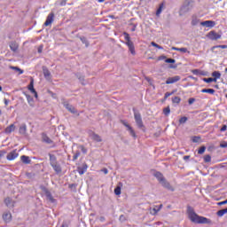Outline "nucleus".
Segmentation results:
<instances>
[{
    "label": "nucleus",
    "mask_w": 227,
    "mask_h": 227,
    "mask_svg": "<svg viewBox=\"0 0 227 227\" xmlns=\"http://www.w3.org/2000/svg\"><path fill=\"white\" fill-rule=\"evenodd\" d=\"M188 216L192 223L198 224H205L208 221L206 217L198 215L191 207H188Z\"/></svg>",
    "instance_id": "f257e3e1"
},
{
    "label": "nucleus",
    "mask_w": 227,
    "mask_h": 227,
    "mask_svg": "<svg viewBox=\"0 0 227 227\" xmlns=\"http://www.w3.org/2000/svg\"><path fill=\"white\" fill-rule=\"evenodd\" d=\"M49 157H50V166H51V168H53V170L57 175H59V173L63 171V168H61V164L58 162V158H56V155L52 153H49Z\"/></svg>",
    "instance_id": "f03ea898"
},
{
    "label": "nucleus",
    "mask_w": 227,
    "mask_h": 227,
    "mask_svg": "<svg viewBox=\"0 0 227 227\" xmlns=\"http://www.w3.org/2000/svg\"><path fill=\"white\" fill-rule=\"evenodd\" d=\"M124 36L129 52H131L133 56L136 55V48L134 47V43L130 40V35L128 33H124Z\"/></svg>",
    "instance_id": "7ed1b4c3"
},
{
    "label": "nucleus",
    "mask_w": 227,
    "mask_h": 227,
    "mask_svg": "<svg viewBox=\"0 0 227 227\" xmlns=\"http://www.w3.org/2000/svg\"><path fill=\"white\" fill-rule=\"evenodd\" d=\"M134 118L138 129H143L145 125L143 124V118L141 117V114L138 112H134Z\"/></svg>",
    "instance_id": "20e7f679"
},
{
    "label": "nucleus",
    "mask_w": 227,
    "mask_h": 227,
    "mask_svg": "<svg viewBox=\"0 0 227 227\" xmlns=\"http://www.w3.org/2000/svg\"><path fill=\"white\" fill-rule=\"evenodd\" d=\"M121 123H122V125H124V127H126V129H128L130 136H132V137H134L136 139V137H137V135H136V131H134V129L131 128V126H129V122H127V121L125 120H121Z\"/></svg>",
    "instance_id": "39448f33"
},
{
    "label": "nucleus",
    "mask_w": 227,
    "mask_h": 227,
    "mask_svg": "<svg viewBox=\"0 0 227 227\" xmlns=\"http://www.w3.org/2000/svg\"><path fill=\"white\" fill-rule=\"evenodd\" d=\"M27 88L29 91H31V93L34 94V97L35 98H38V93L36 92V90H35V81L33 79L30 81V83Z\"/></svg>",
    "instance_id": "423d86ee"
},
{
    "label": "nucleus",
    "mask_w": 227,
    "mask_h": 227,
    "mask_svg": "<svg viewBox=\"0 0 227 227\" xmlns=\"http://www.w3.org/2000/svg\"><path fill=\"white\" fill-rule=\"evenodd\" d=\"M17 157H19V153H17V149H15L7 154L6 159L7 160H15Z\"/></svg>",
    "instance_id": "0eeeda50"
},
{
    "label": "nucleus",
    "mask_w": 227,
    "mask_h": 227,
    "mask_svg": "<svg viewBox=\"0 0 227 227\" xmlns=\"http://www.w3.org/2000/svg\"><path fill=\"white\" fill-rule=\"evenodd\" d=\"M4 205L8 208H13V207H15V201L12 200V198L8 197L4 200Z\"/></svg>",
    "instance_id": "6e6552de"
},
{
    "label": "nucleus",
    "mask_w": 227,
    "mask_h": 227,
    "mask_svg": "<svg viewBox=\"0 0 227 227\" xmlns=\"http://www.w3.org/2000/svg\"><path fill=\"white\" fill-rule=\"evenodd\" d=\"M4 223H12V213L10 211H6L2 215Z\"/></svg>",
    "instance_id": "1a4fd4ad"
},
{
    "label": "nucleus",
    "mask_w": 227,
    "mask_h": 227,
    "mask_svg": "<svg viewBox=\"0 0 227 227\" xmlns=\"http://www.w3.org/2000/svg\"><path fill=\"white\" fill-rule=\"evenodd\" d=\"M160 184L162 185V187H165V189H168V191H175V189L171 186L169 182L166 180V178L160 181Z\"/></svg>",
    "instance_id": "9d476101"
},
{
    "label": "nucleus",
    "mask_w": 227,
    "mask_h": 227,
    "mask_svg": "<svg viewBox=\"0 0 227 227\" xmlns=\"http://www.w3.org/2000/svg\"><path fill=\"white\" fill-rule=\"evenodd\" d=\"M180 81V76L176 75L174 77H168L166 81V84H175V82H178Z\"/></svg>",
    "instance_id": "9b49d317"
},
{
    "label": "nucleus",
    "mask_w": 227,
    "mask_h": 227,
    "mask_svg": "<svg viewBox=\"0 0 227 227\" xmlns=\"http://www.w3.org/2000/svg\"><path fill=\"white\" fill-rule=\"evenodd\" d=\"M207 36L209 40H219L221 38V35L214 31L209 32Z\"/></svg>",
    "instance_id": "f8f14e48"
},
{
    "label": "nucleus",
    "mask_w": 227,
    "mask_h": 227,
    "mask_svg": "<svg viewBox=\"0 0 227 227\" xmlns=\"http://www.w3.org/2000/svg\"><path fill=\"white\" fill-rule=\"evenodd\" d=\"M23 95H25L30 107H34L35 106V99L33 98V97H31L29 94H27L26 92H23Z\"/></svg>",
    "instance_id": "ddd939ff"
},
{
    "label": "nucleus",
    "mask_w": 227,
    "mask_h": 227,
    "mask_svg": "<svg viewBox=\"0 0 227 227\" xmlns=\"http://www.w3.org/2000/svg\"><path fill=\"white\" fill-rule=\"evenodd\" d=\"M52 22H54V13L51 12L47 16L46 21L44 22V26H51Z\"/></svg>",
    "instance_id": "4468645a"
},
{
    "label": "nucleus",
    "mask_w": 227,
    "mask_h": 227,
    "mask_svg": "<svg viewBox=\"0 0 227 227\" xmlns=\"http://www.w3.org/2000/svg\"><path fill=\"white\" fill-rule=\"evenodd\" d=\"M44 193H45L47 200L50 201V203H56V199H54V197H52V193H51V192H49V190H45Z\"/></svg>",
    "instance_id": "2eb2a0df"
},
{
    "label": "nucleus",
    "mask_w": 227,
    "mask_h": 227,
    "mask_svg": "<svg viewBox=\"0 0 227 227\" xmlns=\"http://www.w3.org/2000/svg\"><path fill=\"white\" fill-rule=\"evenodd\" d=\"M77 171H78L79 175H84V173H86V171H88V164L83 163L82 167L77 168Z\"/></svg>",
    "instance_id": "dca6fc26"
},
{
    "label": "nucleus",
    "mask_w": 227,
    "mask_h": 227,
    "mask_svg": "<svg viewBox=\"0 0 227 227\" xmlns=\"http://www.w3.org/2000/svg\"><path fill=\"white\" fill-rule=\"evenodd\" d=\"M200 26H205L206 27H214L215 26V21L213 20H206L200 22Z\"/></svg>",
    "instance_id": "f3484780"
},
{
    "label": "nucleus",
    "mask_w": 227,
    "mask_h": 227,
    "mask_svg": "<svg viewBox=\"0 0 227 227\" xmlns=\"http://www.w3.org/2000/svg\"><path fill=\"white\" fill-rule=\"evenodd\" d=\"M26 132H27V126L26 125V123H23L20 127L19 133L24 136L26 135Z\"/></svg>",
    "instance_id": "a211bd4d"
},
{
    "label": "nucleus",
    "mask_w": 227,
    "mask_h": 227,
    "mask_svg": "<svg viewBox=\"0 0 227 227\" xmlns=\"http://www.w3.org/2000/svg\"><path fill=\"white\" fill-rule=\"evenodd\" d=\"M90 137L93 141H96L97 143L102 142V137H100L97 133H91Z\"/></svg>",
    "instance_id": "6ab92c4d"
},
{
    "label": "nucleus",
    "mask_w": 227,
    "mask_h": 227,
    "mask_svg": "<svg viewBox=\"0 0 227 227\" xmlns=\"http://www.w3.org/2000/svg\"><path fill=\"white\" fill-rule=\"evenodd\" d=\"M43 74L46 79L51 77V71H49V68L45 66L43 67Z\"/></svg>",
    "instance_id": "aec40b11"
},
{
    "label": "nucleus",
    "mask_w": 227,
    "mask_h": 227,
    "mask_svg": "<svg viewBox=\"0 0 227 227\" xmlns=\"http://www.w3.org/2000/svg\"><path fill=\"white\" fill-rule=\"evenodd\" d=\"M162 208V204H160V206H155L152 210H151V214H153V215H155L157 213L160 212V209Z\"/></svg>",
    "instance_id": "412c9836"
},
{
    "label": "nucleus",
    "mask_w": 227,
    "mask_h": 227,
    "mask_svg": "<svg viewBox=\"0 0 227 227\" xmlns=\"http://www.w3.org/2000/svg\"><path fill=\"white\" fill-rule=\"evenodd\" d=\"M10 49L12 52H17L19 51V44L15 42L10 43Z\"/></svg>",
    "instance_id": "4be33fe9"
},
{
    "label": "nucleus",
    "mask_w": 227,
    "mask_h": 227,
    "mask_svg": "<svg viewBox=\"0 0 227 227\" xmlns=\"http://www.w3.org/2000/svg\"><path fill=\"white\" fill-rule=\"evenodd\" d=\"M153 176H155V178H157V180L160 183L162 182L165 178H164V175H162V173L160 172H155L153 174Z\"/></svg>",
    "instance_id": "5701e85b"
},
{
    "label": "nucleus",
    "mask_w": 227,
    "mask_h": 227,
    "mask_svg": "<svg viewBox=\"0 0 227 227\" xmlns=\"http://www.w3.org/2000/svg\"><path fill=\"white\" fill-rule=\"evenodd\" d=\"M200 24V19L198 16L193 15L192 16V26H198Z\"/></svg>",
    "instance_id": "b1692460"
},
{
    "label": "nucleus",
    "mask_w": 227,
    "mask_h": 227,
    "mask_svg": "<svg viewBox=\"0 0 227 227\" xmlns=\"http://www.w3.org/2000/svg\"><path fill=\"white\" fill-rule=\"evenodd\" d=\"M212 77L215 79V82H217V79H221V72L219 71H215L212 73Z\"/></svg>",
    "instance_id": "393cba45"
},
{
    "label": "nucleus",
    "mask_w": 227,
    "mask_h": 227,
    "mask_svg": "<svg viewBox=\"0 0 227 227\" xmlns=\"http://www.w3.org/2000/svg\"><path fill=\"white\" fill-rule=\"evenodd\" d=\"M15 130V124H11L5 129V134H12Z\"/></svg>",
    "instance_id": "a878e982"
},
{
    "label": "nucleus",
    "mask_w": 227,
    "mask_h": 227,
    "mask_svg": "<svg viewBox=\"0 0 227 227\" xmlns=\"http://www.w3.org/2000/svg\"><path fill=\"white\" fill-rule=\"evenodd\" d=\"M20 159L23 164H31V160L28 158V156L22 155Z\"/></svg>",
    "instance_id": "bb28decb"
},
{
    "label": "nucleus",
    "mask_w": 227,
    "mask_h": 227,
    "mask_svg": "<svg viewBox=\"0 0 227 227\" xmlns=\"http://www.w3.org/2000/svg\"><path fill=\"white\" fill-rule=\"evenodd\" d=\"M66 109H67V111H69L73 114H75V113H77V111H75V107L72 106L71 105H66Z\"/></svg>",
    "instance_id": "cd10ccee"
},
{
    "label": "nucleus",
    "mask_w": 227,
    "mask_h": 227,
    "mask_svg": "<svg viewBox=\"0 0 227 227\" xmlns=\"http://www.w3.org/2000/svg\"><path fill=\"white\" fill-rule=\"evenodd\" d=\"M224 214H227V207L224 208V209L218 210V211L216 212V215H217L218 217H223V215H224Z\"/></svg>",
    "instance_id": "c85d7f7f"
},
{
    "label": "nucleus",
    "mask_w": 227,
    "mask_h": 227,
    "mask_svg": "<svg viewBox=\"0 0 227 227\" xmlns=\"http://www.w3.org/2000/svg\"><path fill=\"white\" fill-rule=\"evenodd\" d=\"M11 70H14V72H19V75H22V74H24V70L20 69L19 67H11Z\"/></svg>",
    "instance_id": "c756f323"
},
{
    "label": "nucleus",
    "mask_w": 227,
    "mask_h": 227,
    "mask_svg": "<svg viewBox=\"0 0 227 227\" xmlns=\"http://www.w3.org/2000/svg\"><path fill=\"white\" fill-rule=\"evenodd\" d=\"M43 141L47 143V145H52V141L49 137H47V135H43Z\"/></svg>",
    "instance_id": "7c9ffc66"
},
{
    "label": "nucleus",
    "mask_w": 227,
    "mask_h": 227,
    "mask_svg": "<svg viewBox=\"0 0 227 227\" xmlns=\"http://www.w3.org/2000/svg\"><path fill=\"white\" fill-rule=\"evenodd\" d=\"M201 93H209L210 95H214L215 93V90L214 89H203Z\"/></svg>",
    "instance_id": "2f4dec72"
},
{
    "label": "nucleus",
    "mask_w": 227,
    "mask_h": 227,
    "mask_svg": "<svg viewBox=\"0 0 227 227\" xmlns=\"http://www.w3.org/2000/svg\"><path fill=\"white\" fill-rule=\"evenodd\" d=\"M162 8H164V4H160V7L156 11V17H160V13H162Z\"/></svg>",
    "instance_id": "473e14b6"
},
{
    "label": "nucleus",
    "mask_w": 227,
    "mask_h": 227,
    "mask_svg": "<svg viewBox=\"0 0 227 227\" xmlns=\"http://www.w3.org/2000/svg\"><path fill=\"white\" fill-rule=\"evenodd\" d=\"M187 120H189V118H187L186 116L181 117L179 119V125H184V123H187Z\"/></svg>",
    "instance_id": "72a5a7b5"
},
{
    "label": "nucleus",
    "mask_w": 227,
    "mask_h": 227,
    "mask_svg": "<svg viewBox=\"0 0 227 227\" xmlns=\"http://www.w3.org/2000/svg\"><path fill=\"white\" fill-rule=\"evenodd\" d=\"M171 113V109L169 108V106L165 107L163 109V114H165V116H169V114Z\"/></svg>",
    "instance_id": "f704fd0d"
},
{
    "label": "nucleus",
    "mask_w": 227,
    "mask_h": 227,
    "mask_svg": "<svg viewBox=\"0 0 227 227\" xmlns=\"http://www.w3.org/2000/svg\"><path fill=\"white\" fill-rule=\"evenodd\" d=\"M181 100L182 99L180 98V97H177V96L172 98L173 104H180Z\"/></svg>",
    "instance_id": "c9c22d12"
},
{
    "label": "nucleus",
    "mask_w": 227,
    "mask_h": 227,
    "mask_svg": "<svg viewBox=\"0 0 227 227\" xmlns=\"http://www.w3.org/2000/svg\"><path fill=\"white\" fill-rule=\"evenodd\" d=\"M80 156H81V152L76 151L75 153H74L73 160H77V159H79Z\"/></svg>",
    "instance_id": "e433bc0d"
},
{
    "label": "nucleus",
    "mask_w": 227,
    "mask_h": 227,
    "mask_svg": "<svg viewBox=\"0 0 227 227\" xmlns=\"http://www.w3.org/2000/svg\"><path fill=\"white\" fill-rule=\"evenodd\" d=\"M114 194H115L116 196H120V194H121V187L117 186V187L114 189Z\"/></svg>",
    "instance_id": "4c0bfd02"
},
{
    "label": "nucleus",
    "mask_w": 227,
    "mask_h": 227,
    "mask_svg": "<svg viewBox=\"0 0 227 227\" xmlns=\"http://www.w3.org/2000/svg\"><path fill=\"white\" fill-rule=\"evenodd\" d=\"M151 45H152L153 47H156V49H159L160 51H162V49H164L162 46L157 44V43H155V42H152V43H151Z\"/></svg>",
    "instance_id": "58836bf2"
},
{
    "label": "nucleus",
    "mask_w": 227,
    "mask_h": 227,
    "mask_svg": "<svg viewBox=\"0 0 227 227\" xmlns=\"http://www.w3.org/2000/svg\"><path fill=\"white\" fill-rule=\"evenodd\" d=\"M80 40L82 43H83L86 45V47H88L90 45V43H88V39H86V37L82 36V37H80Z\"/></svg>",
    "instance_id": "ea45409f"
},
{
    "label": "nucleus",
    "mask_w": 227,
    "mask_h": 227,
    "mask_svg": "<svg viewBox=\"0 0 227 227\" xmlns=\"http://www.w3.org/2000/svg\"><path fill=\"white\" fill-rule=\"evenodd\" d=\"M203 82H207V83L215 82V79H214V78H203Z\"/></svg>",
    "instance_id": "a19ab883"
},
{
    "label": "nucleus",
    "mask_w": 227,
    "mask_h": 227,
    "mask_svg": "<svg viewBox=\"0 0 227 227\" xmlns=\"http://www.w3.org/2000/svg\"><path fill=\"white\" fill-rule=\"evenodd\" d=\"M205 150H207V147L201 146L198 151L199 155H203V153H205Z\"/></svg>",
    "instance_id": "79ce46f5"
},
{
    "label": "nucleus",
    "mask_w": 227,
    "mask_h": 227,
    "mask_svg": "<svg viewBox=\"0 0 227 227\" xmlns=\"http://www.w3.org/2000/svg\"><path fill=\"white\" fill-rule=\"evenodd\" d=\"M211 160H212V156H210V154L204 156V162H211Z\"/></svg>",
    "instance_id": "37998d69"
},
{
    "label": "nucleus",
    "mask_w": 227,
    "mask_h": 227,
    "mask_svg": "<svg viewBox=\"0 0 227 227\" xmlns=\"http://www.w3.org/2000/svg\"><path fill=\"white\" fill-rule=\"evenodd\" d=\"M189 4H191V2H187V4L186 5H184L183 7H182V10L184 11V12H189L191 9L189 8Z\"/></svg>",
    "instance_id": "c03bdc74"
},
{
    "label": "nucleus",
    "mask_w": 227,
    "mask_h": 227,
    "mask_svg": "<svg viewBox=\"0 0 227 227\" xmlns=\"http://www.w3.org/2000/svg\"><path fill=\"white\" fill-rule=\"evenodd\" d=\"M178 51L183 53L187 52L188 54H191V51H187V48H179Z\"/></svg>",
    "instance_id": "a18cd8bd"
},
{
    "label": "nucleus",
    "mask_w": 227,
    "mask_h": 227,
    "mask_svg": "<svg viewBox=\"0 0 227 227\" xmlns=\"http://www.w3.org/2000/svg\"><path fill=\"white\" fill-rule=\"evenodd\" d=\"M195 102H196V98H190L188 99L189 106H192V104L195 103Z\"/></svg>",
    "instance_id": "49530a36"
},
{
    "label": "nucleus",
    "mask_w": 227,
    "mask_h": 227,
    "mask_svg": "<svg viewBox=\"0 0 227 227\" xmlns=\"http://www.w3.org/2000/svg\"><path fill=\"white\" fill-rule=\"evenodd\" d=\"M175 92H166L165 93V96H164V99H168V97H171V95H173Z\"/></svg>",
    "instance_id": "de8ad7c7"
},
{
    "label": "nucleus",
    "mask_w": 227,
    "mask_h": 227,
    "mask_svg": "<svg viewBox=\"0 0 227 227\" xmlns=\"http://www.w3.org/2000/svg\"><path fill=\"white\" fill-rule=\"evenodd\" d=\"M79 148L82 150V153H88V149L84 148L83 145H80Z\"/></svg>",
    "instance_id": "09e8293b"
},
{
    "label": "nucleus",
    "mask_w": 227,
    "mask_h": 227,
    "mask_svg": "<svg viewBox=\"0 0 227 227\" xmlns=\"http://www.w3.org/2000/svg\"><path fill=\"white\" fill-rule=\"evenodd\" d=\"M201 70H200V69H194V70H192V74L193 75H200V72Z\"/></svg>",
    "instance_id": "8fccbe9b"
},
{
    "label": "nucleus",
    "mask_w": 227,
    "mask_h": 227,
    "mask_svg": "<svg viewBox=\"0 0 227 227\" xmlns=\"http://www.w3.org/2000/svg\"><path fill=\"white\" fill-rule=\"evenodd\" d=\"M165 63H176V60H175V59H167L165 60Z\"/></svg>",
    "instance_id": "3c124183"
},
{
    "label": "nucleus",
    "mask_w": 227,
    "mask_h": 227,
    "mask_svg": "<svg viewBox=\"0 0 227 227\" xmlns=\"http://www.w3.org/2000/svg\"><path fill=\"white\" fill-rule=\"evenodd\" d=\"M217 205H218V207H221L223 205H227V199L223 201L218 202Z\"/></svg>",
    "instance_id": "603ef678"
},
{
    "label": "nucleus",
    "mask_w": 227,
    "mask_h": 227,
    "mask_svg": "<svg viewBox=\"0 0 227 227\" xmlns=\"http://www.w3.org/2000/svg\"><path fill=\"white\" fill-rule=\"evenodd\" d=\"M220 148H227V142H223L220 144Z\"/></svg>",
    "instance_id": "864d4df0"
},
{
    "label": "nucleus",
    "mask_w": 227,
    "mask_h": 227,
    "mask_svg": "<svg viewBox=\"0 0 227 227\" xmlns=\"http://www.w3.org/2000/svg\"><path fill=\"white\" fill-rule=\"evenodd\" d=\"M226 129H227V126L226 125H223L221 129H220V132H226Z\"/></svg>",
    "instance_id": "5fc2aeb1"
},
{
    "label": "nucleus",
    "mask_w": 227,
    "mask_h": 227,
    "mask_svg": "<svg viewBox=\"0 0 227 227\" xmlns=\"http://www.w3.org/2000/svg\"><path fill=\"white\" fill-rule=\"evenodd\" d=\"M199 140H200V137H194L192 138L193 143H198Z\"/></svg>",
    "instance_id": "6e6d98bb"
},
{
    "label": "nucleus",
    "mask_w": 227,
    "mask_h": 227,
    "mask_svg": "<svg viewBox=\"0 0 227 227\" xmlns=\"http://www.w3.org/2000/svg\"><path fill=\"white\" fill-rule=\"evenodd\" d=\"M105 175H107V173H109V170H107V168H103L101 170Z\"/></svg>",
    "instance_id": "4d7b16f0"
},
{
    "label": "nucleus",
    "mask_w": 227,
    "mask_h": 227,
    "mask_svg": "<svg viewBox=\"0 0 227 227\" xmlns=\"http://www.w3.org/2000/svg\"><path fill=\"white\" fill-rule=\"evenodd\" d=\"M219 49H227V45H219L217 46Z\"/></svg>",
    "instance_id": "13d9d810"
},
{
    "label": "nucleus",
    "mask_w": 227,
    "mask_h": 227,
    "mask_svg": "<svg viewBox=\"0 0 227 227\" xmlns=\"http://www.w3.org/2000/svg\"><path fill=\"white\" fill-rule=\"evenodd\" d=\"M67 5V2H65V0H63L61 3H60V6H66Z\"/></svg>",
    "instance_id": "bf43d9fd"
},
{
    "label": "nucleus",
    "mask_w": 227,
    "mask_h": 227,
    "mask_svg": "<svg viewBox=\"0 0 227 227\" xmlns=\"http://www.w3.org/2000/svg\"><path fill=\"white\" fill-rule=\"evenodd\" d=\"M188 159H191V156H189V155L184 156V160H188Z\"/></svg>",
    "instance_id": "052dcab7"
},
{
    "label": "nucleus",
    "mask_w": 227,
    "mask_h": 227,
    "mask_svg": "<svg viewBox=\"0 0 227 227\" xmlns=\"http://www.w3.org/2000/svg\"><path fill=\"white\" fill-rule=\"evenodd\" d=\"M4 104L5 106H8V104H10V101L8 99H4Z\"/></svg>",
    "instance_id": "680f3d73"
},
{
    "label": "nucleus",
    "mask_w": 227,
    "mask_h": 227,
    "mask_svg": "<svg viewBox=\"0 0 227 227\" xmlns=\"http://www.w3.org/2000/svg\"><path fill=\"white\" fill-rule=\"evenodd\" d=\"M171 49H172V51H178L180 48L172 47Z\"/></svg>",
    "instance_id": "e2e57ef3"
},
{
    "label": "nucleus",
    "mask_w": 227,
    "mask_h": 227,
    "mask_svg": "<svg viewBox=\"0 0 227 227\" xmlns=\"http://www.w3.org/2000/svg\"><path fill=\"white\" fill-rule=\"evenodd\" d=\"M199 75H205V73L203 71H200Z\"/></svg>",
    "instance_id": "0e129e2a"
},
{
    "label": "nucleus",
    "mask_w": 227,
    "mask_h": 227,
    "mask_svg": "<svg viewBox=\"0 0 227 227\" xmlns=\"http://www.w3.org/2000/svg\"><path fill=\"white\" fill-rule=\"evenodd\" d=\"M60 227H68V224L63 223Z\"/></svg>",
    "instance_id": "69168bd1"
},
{
    "label": "nucleus",
    "mask_w": 227,
    "mask_h": 227,
    "mask_svg": "<svg viewBox=\"0 0 227 227\" xmlns=\"http://www.w3.org/2000/svg\"><path fill=\"white\" fill-rule=\"evenodd\" d=\"M131 31H132V32L136 31V27H133L131 28Z\"/></svg>",
    "instance_id": "338daca9"
},
{
    "label": "nucleus",
    "mask_w": 227,
    "mask_h": 227,
    "mask_svg": "<svg viewBox=\"0 0 227 227\" xmlns=\"http://www.w3.org/2000/svg\"><path fill=\"white\" fill-rule=\"evenodd\" d=\"M98 3H104V1H106V0H98Z\"/></svg>",
    "instance_id": "774afa93"
}]
</instances>
